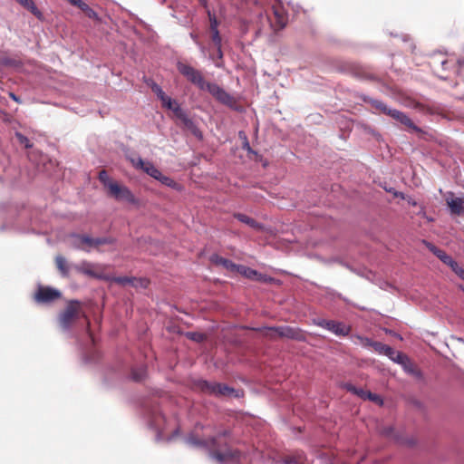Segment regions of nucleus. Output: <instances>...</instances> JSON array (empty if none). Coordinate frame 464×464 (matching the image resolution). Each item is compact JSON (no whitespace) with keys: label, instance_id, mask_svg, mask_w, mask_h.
I'll list each match as a JSON object with an SVG mask.
<instances>
[{"label":"nucleus","instance_id":"1","mask_svg":"<svg viewBox=\"0 0 464 464\" xmlns=\"http://www.w3.org/2000/svg\"><path fill=\"white\" fill-rule=\"evenodd\" d=\"M228 434V430H223L217 436L206 440L198 439L194 433H190L185 438V443L190 447L207 449L211 459L219 464H227L238 461L241 459V453L238 450H231L227 447L226 441H221V439Z\"/></svg>","mask_w":464,"mask_h":464},{"label":"nucleus","instance_id":"2","mask_svg":"<svg viewBox=\"0 0 464 464\" xmlns=\"http://www.w3.org/2000/svg\"><path fill=\"white\" fill-rule=\"evenodd\" d=\"M177 69L188 82L196 85L200 91H206L210 83L205 81L202 73L198 70L188 64L179 62L177 63Z\"/></svg>","mask_w":464,"mask_h":464},{"label":"nucleus","instance_id":"3","mask_svg":"<svg viewBox=\"0 0 464 464\" xmlns=\"http://www.w3.org/2000/svg\"><path fill=\"white\" fill-rule=\"evenodd\" d=\"M199 388L206 393L216 396L239 397V392L222 383L211 382L202 380L198 382Z\"/></svg>","mask_w":464,"mask_h":464},{"label":"nucleus","instance_id":"4","mask_svg":"<svg viewBox=\"0 0 464 464\" xmlns=\"http://www.w3.org/2000/svg\"><path fill=\"white\" fill-rule=\"evenodd\" d=\"M314 324L319 327H322L336 336H347L351 332V327L343 322L334 320H326L323 318H317L314 320Z\"/></svg>","mask_w":464,"mask_h":464},{"label":"nucleus","instance_id":"5","mask_svg":"<svg viewBox=\"0 0 464 464\" xmlns=\"http://www.w3.org/2000/svg\"><path fill=\"white\" fill-rule=\"evenodd\" d=\"M145 418L148 425L157 431L156 440H161L162 424L165 422V417L162 415L159 407L154 406L145 411Z\"/></svg>","mask_w":464,"mask_h":464},{"label":"nucleus","instance_id":"6","mask_svg":"<svg viewBox=\"0 0 464 464\" xmlns=\"http://www.w3.org/2000/svg\"><path fill=\"white\" fill-rule=\"evenodd\" d=\"M128 160L137 169H141L146 174L158 180L161 177V171L150 161H144L139 155L128 156Z\"/></svg>","mask_w":464,"mask_h":464},{"label":"nucleus","instance_id":"7","mask_svg":"<svg viewBox=\"0 0 464 464\" xmlns=\"http://www.w3.org/2000/svg\"><path fill=\"white\" fill-rule=\"evenodd\" d=\"M78 304L79 303L77 301H71L65 307L64 311L60 314V326L64 332H68L70 330L73 320L78 315Z\"/></svg>","mask_w":464,"mask_h":464},{"label":"nucleus","instance_id":"8","mask_svg":"<svg viewBox=\"0 0 464 464\" xmlns=\"http://www.w3.org/2000/svg\"><path fill=\"white\" fill-rule=\"evenodd\" d=\"M62 293L51 286L39 285L37 291L34 293V301L38 304H47L59 299Z\"/></svg>","mask_w":464,"mask_h":464},{"label":"nucleus","instance_id":"9","mask_svg":"<svg viewBox=\"0 0 464 464\" xmlns=\"http://www.w3.org/2000/svg\"><path fill=\"white\" fill-rule=\"evenodd\" d=\"M206 91L220 103L234 108L236 104L234 97L217 83L210 82Z\"/></svg>","mask_w":464,"mask_h":464},{"label":"nucleus","instance_id":"10","mask_svg":"<svg viewBox=\"0 0 464 464\" xmlns=\"http://www.w3.org/2000/svg\"><path fill=\"white\" fill-rule=\"evenodd\" d=\"M111 195L117 200H123L129 203H135L136 198L132 192L125 186H121L117 182L111 185L109 189Z\"/></svg>","mask_w":464,"mask_h":464},{"label":"nucleus","instance_id":"11","mask_svg":"<svg viewBox=\"0 0 464 464\" xmlns=\"http://www.w3.org/2000/svg\"><path fill=\"white\" fill-rule=\"evenodd\" d=\"M277 1L278 5L272 6L273 14L275 16V23H271V26L275 31H279L285 28L288 21L287 14L285 13L284 7L281 5L280 0Z\"/></svg>","mask_w":464,"mask_h":464},{"label":"nucleus","instance_id":"12","mask_svg":"<svg viewBox=\"0 0 464 464\" xmlns=\"http://www.w3.org/2000/svg\"><path fill=\"white\" fill-rule=\"evenodd\" d=\"M388 115L392 119L398 121L401 124L407 126L415 132L421 131V130L418 126H416L413 123V121L402 111L393 109L392 111H388Z\"/></svg>","mask_w":464,"mask_h":464},{"label":"nucleus","instance_id":"13","mask_svg":"<svg viewBox=\"0 0 464 464\" xmlns=\"http://www.w3.org/2000/svg\"><path fill=\"white\" fill-rule=\"evenodd\" d=\"M446 202L450 209L451 214L460 216L464 214V198H453V193L446 198Z\"/></svg>","mask_w":464,"mask_h":464},{"label":"nucleus","instance_id":"14","mask_svg":"<svg viewBox=\"0 0 464 464\" xmlns=\"http://www.w3.org/2000/svg\"><path fill=\"white\" fill-rule=\"evenodd\" d=\"M392 362L402 365L407 370V364L410 363L408 356L401 352L393 350L391 346H388L384 354Z\"/></svg>","mask_w":464,"mask_h":464},{"label":"nucleus","instance_id":"15","mask_svg":"<svg viewBox=\"0 0 464 464\" xmlns=\"http://www.w3.org/2000/svg\"><path fill=\"white\" fill-rule=\"evenodd\" d=\"M270 330L275 331L279 336L286 337L288 339L300 340L301 334L297 329L290 326H278L272 327Z\"/></svg>","mask_w":464,"mask_h":464},{"label":"nucleus","instance_id":"16","mask_svg":"<svg viewBox=\"0 0 464 464\" xmlns=\"http://www.w3.org/2000/svg\"><path fill=\"white\" fill-rule=\"evenodd\" d=\"M209 259L213 264L222 266L223 267H225L226 269H227L229 271H237V269L238 265L233 263L231 260L224 258L217 254H213Z\"/></svg>","mask_w":464,"mask_h":464},{"label":"nucleus","instance_id":"17","mask_svg":"<svg viewBox=\"0 0 464 464\" xmlns=\"http://www.w3.org/2000/svg\"><path fill=\"white\" fill-rule=\"evenodd\" d=\"M152 91L156 93L157 97L161 101L162 105L166 108H172L173 101L169 96L166 95L162 88L153 82L151 85Z\"/></svg>","mask_w":464,"mask_h":464},{"label":"nucleus","instance_id":"18","mask_svg":"<svg viewBox=\"0 0 464 464\" xmlns=\"http://www.w3.org/2000/svg\"><path fill=\"white\" fill-rule=\"evenodd\" d=\"M425 245L444 264L449 266L450 263H452L453 258L450 256H449L445 251L438 248L437 246L429 242H425Z\"/></svg>","mask_w":464,"mask_h":464},{"label":"nucleus","instance_id":"19","mask_svg":"<svg viewBox=\"0 0 464 464\" xmlns=\"http://www.w3.org/2000/svg\"><path fill=\"white\" fill-rule=\"evenodd\" d=\"M55 263L58 270L60 271L63 276H68L71 268H73L74 266L72 264H68L67 260L62 256H57L55 257Z\"/></svg>","mask_w":464,"mask_h":464},{"label":"nucleus","instance_id":"20","mask_svg":"<svg viewBox=\"0 0 464 464\" xmlns=\"http://www.w3.org/2000/svg\"><path fill=\"white\" fill-rule=\"evenodd\" d=\"M237 271L250 279L260 280L261 278V275L258 274L256 270L246 267L245 266L238 265Z\"/></svg>","mask_w":464,"mask_h":464},{"label":"nucleus","instance_id":"21","mask_svg":"<svg viewBox=\"0 0 464 464\" xmlns=\"http://www.w3.org/2000/svg\"><path fill=\"white\" fill-rule=\"evenodd\" d=\"M235 218L237 220H239L240 222L246 224L247 226H249L252 228L258 229L261 227V226L259 225L258 222H256L254 218H252L245 214L237 213L235 215Z\"/></svg>","mask_w":464,"mask_h":464},{"label":"nucleus","instance_id":"22","mask_svg":"<svg viewBox=\"0 0 464 464\" xmlns=\"http://www.w3.org/2000/svg\"><path fill=\"white\" fill-rule=\"evenodd\" d=\"M85 235H79V234H72L70 237V244L72 247L88 251V249L83 246V240L82 237H84Z\"/></svg>","mask_w":464,"mask_h":464},{"label":"nucleus","instance_id":"23","mask_svg":"<svg viewBox=\"0 0 464 464\" xmlns=\"http://www.w3.org/2000/svg\"><path fill=\"white\" fill-rule=\"evenodd\" d=\"M351 339L353 342V343L361 344L362 346H363L365 348L372 347V344H373V342H374V341H372V339H370L368 337H364V336H362V335H359V334L352 335Z\"/></svg>","mask_w":464,"mask_h":464},{"label":"nucleus","instance_id":"24","mask_svg":"<svg viewBox=\"0 0 464 464\" xmlns=\"http://www.w3.org/2000/svg\"><path fill=\"white\" fill-rule=\"evenodd\" d=\"M16 2L23 5L24 8L28 9L32 14H34L37 17L41 15V12L39 11V9L37 8L33 0H16Z\"/></svg>","mask_w":464,"mask_h":464},{"label":"nucleus","instance_id":"25","mask_svg":"<svg viewBox=\"0 0 464 464\" xmlns=\"http://www.w3.org/2000/svg\"><path fill=\"white\" fill-rule=\"evenodd\" d=\"M431 64L435 70H438V66H441L443 70L448 69L449 61L443 58L441 55H435L432 58Z\"/></svg>","mask_w":464,"mask_h":464},{"label":"nucleus","instance_id":"26","mask_svg":"<svg viewBox=\"0 0 464 464\" xmlns=\"http://www.w3.org/2000/svg\"><path fill=\"white\" fill-rule=\"evenodd\" d=\"M168 109L171 110L175 116L181 121H183L188 117L187 113L181 109L180 105L175 100L173 101L172 108Z\"/></svg>","mask_w":464,"mask_h":464},{"label":"nucleus","instance_id":"27","mask_svg":"<svg viewBox=\"0 0 464 464\" xmlns=\"http://www.w3.org/2000/svg\"><path fill=\"white\" fill-rule=\"evenodd\" d=\"M91 267L92 264L87 261H82V263L73 266V269L85 275H92Z\"/></svg>","mask_w":464,"mask_h":464},{"label":"nucleus","instance_id":"28","mask_svg":"<svg viewBox=\"0 0 464 464\" xmlns=\"http://www.w3.org/2000/svg\"><path fill=\"white\" fill-rule=\"evenodd\" d=\"M99 179L100 181L109 189L111 188V184H115L116 182L113 181L108 175L106 170H101L99 172Z\"/></svg>","mask_w":464,"mask_h":464},{"label":"nucleus","instance_id":"29","mask_svg":"<svg viewBox=\"0 0 464 464\" xmlns=\"http://www.w3.org/2000/svg\"><path fill=\"white\" fill-rule=\"evenodd\" d=\"M371 103L372 104V106L375 109L381 111L382 112H383L386 115H388V111L393 110L392 108H389L385 103H383L382 102L378 101V100H371Z\"/></svg>","mask_w":464,"mask_h":464},{"label":"nucleus","instance_id":"30","mask_svg":"<svg viewBox=\"0 0 464 464\" xmlns=\"http://www.w3.org/2000/svg\"><path fill=\"white\" fill-rule=\"evenodd\" d=\"M158 180L167 186V187H169V188H178V183L173 180L171 178L168 177V176H164L162 173H161V177H159Z\"/></svg>","mask_w":464,"mask_h":464},{"label":"nucleus","instance_id":"31","mask_svg":"<svg viewBox=\"0 0 464 464\" xmlns=\"http://www.w3.org/2000/svg\"><path fill=\"white\" fill-rule=\"evenodd\" d=\"M207 13H208V16L209 23H210V31L211 32L218 31V22L216 15L214 14H212L209 9H207Z\"/></svg>","mask_w":464,"mask_h":464},{"label":"nucleus","instance_id":"32","mask_svg":"<svg viewBox=\"0 0 464 464\" xmlns=\"http://www.w3.org/2000/svg\"><path fill=\"white\" fill-rule=\"evenodd\" d=\"M452 271L462 280H464V269L453 259L452 263L449 265Z\"/></svg>","mask_w":464,"mask_h":464},{"label":"nucleus","instance_id":"33","mask_svg":"<svg viewBox=\"0 0 464 464\" xmlns=\"http://www.w3.org/2000/svg\"><path fill=\"white\" fill-rule=\"evenodd\" d=\"M187 337L190 340H193L197 343H201L205 340V334L198 332H188L187 333Z\"/></svg>","mask_w":464,"mask_h":464},{"label":"nucleus","instance_id":"34","mask_svg":"<svg viewBox=\"0 0 464 464\" xmlns=\"http://www.w3.org/2000/svg\"><path fill=\"white\" fill-rule=\"evenodd\" d=\"M389 345L387 344H384L381 342H373V344H372V348L374 349L375 352H377L379 354H385L386 353V349L388 348Z\"/></svg>","mask_w":464,"mask_h":464},{"label":"nucleus","instance_id":"35","mask_svg":"<svg viewBox=\"0 0 464 464\" xmlns=\"http://www.w3.org/2000/svg\"><path fill=\"white\" fill-rule=\"evenodd\" d=\"M146 374V371L143 368H140L139 370H133L131 373V377L136 382H140Z\"/></svg>","mask_w":464,"mask_h":464},{"label":"nucleus","instance_id":"36","mask_svg":"<svg viewBox=\"0 0 464 464\" xmlns=\"http://www.w3.org/2000/svg\"><path fill=\"white\" fill-rule=\"evenodd\" d=\"M82 240H83V242H84L83 246H85V248L88 249L87 252H89L91 248L95 247V242H94L93 237H91L88 235H85Z\"/></svg>","mask_w":464,"mask_h":464},{"label":"nucleus","instance_id":"37","mask_svg":"<svg viewBox=\"0 0 464 464\" xmlns=\"http://www.w3.org/2000/svg\"><path fill=\"white\" fill-rule=\"evenodd\" d=\"M366 399L371 401H373L375 403H378L380 405H382L383 403V401L382 399L381 398V396H379L378 394L376 393H372L371 392H368L367 394H366Z\"/></svg>","mask_w":464,"mask_h":464},{"label":"nucleus","instance_id":"38","mask_svg":"<svg viewBox=\"0 0 464 464\" xmlns=\"http://www.w3.org/2000/svg\"><path fill=\"white\" fill-rule=\"evenodd\" d=\"M94 242H95V247H97L101 245L111 244L113 242V240L111 237H95Z\"/></svg>","mask_w":464,"mask_h":464},{"label":"nucleus","instance_id":"39","mask_svg":"<svg viewBox=\"0 0 464 464\" xmlns=\"http://www.w3.org/2000/svg\"><path fill=\"white\" fill-rule=\"evenodd\" d=\"M16 137L19 140V142L23 145H24L25 148H31L33 144L30 142L29 139L25 137L24 135L17 132Z\"/></svg>","mask_w":464,"mask_h":464},{"label":"nucleus","instance_id":"40","mask_svg":"<svg viewBox=\"0 0 464 464\" xmlns=\"http://www.w3.org/2000/svg\"><path fill=\"white\" fill-rule=\"evenodd\" d=\"M134 278L127 277V276H120L116 277L114 281L120 285H126L133 283Z\"/></svg>","mask_w":464,"mask_h":464},{"label":"nucleus","instance_id":"41","mask_svg":"<svg viewBox=\"0 0 464 464\" xmlns=\"http://www.w3.org/2000/svg\"><path fill=\"white\" fill-rule=\"evenodd\" d=\"M212 33V41L217 48L221 46V37L219 34V31L211 32Z\"/></svg>","mask_w":464,"mask_h":464},{"label":"nucleus","instance_id":"42","mask_svg":"<svg viewBox=\"0 0 464 464\" xmlns=\"http://www.w3.org/2000/svg\"><path fill=\"white\" fill-rule=\"evenodd\" d=\"M184 126L190 131H192L195 128H197V125L194 123V121L188 118V116L182 121Z\"/></svg>","mask_w":464,"mask_h":464},{"label":"nucleus","instance_id":"43","mask_svg":"<svg viewBox=\"0 0 464 464\" xmlns=\"http://www.w3.org/2000/svg\"><path fill=\"white\" fill-rule=\"evenodd\" d=\"M84 13L91 19H94V20L99 19L98 14L91 7H89Z\"/></svg>","mask_w":464,"mask_h":464},{"label":"nucleus","instance_id":"44","mask_svg":"<svg viewBox=\"0 0 464 464\" xmlns=\"http://www.w3.org/2000/svg\"><path fill=\"white\" fill-rule=\"evenodd\" d=\"M367 392H368L367 391H364V390H362L361 388H356V392H355L354 394L358 395L362 399L366 400Z\"/></svg>","mask_w":464,"mask_h":464},{"label":"nucleus","instance_id":"45","mask_svg":"<svg viewBox=\"0 0 464 464\" xmlns=\"http://www.w3.org/2000/svg\"><path fill=\"white\" fill-rule=\"evenodd\" d=\"M242 135L244 136V139H245V142L243 144V149L246 150L247 151H251V148H250L249 142L247 141L246 135L244 134V132L240 131L239 136L241 137Z\"/></svg>","mask_w":464,"mask_h":464},{"label":"nucleus","instance_id":"46","mask_svg":"<svg viewBox=\"0 0 464 464\" xmlns=\"http://www.w3.org/2000/svg\"><path fill=\"white\" fill-rule=\"evenodd\" d=\"M344 388H345L347 391H349V392H351L352 393H353V394H354V393H355V392H356V388H357V387H355V386H354V385H353L352 383H345V384H344Z\"/></svg>","mask_w":464,"mask_h":464},{"label":"nucleus","instance_id":"47","mask_svg":"<svg viewBox=\"0 0 464 464\" xmlns=\"http://www.w3.org/2000/svg\"><path fill=\"white\" fill-rule=\"evenodd\" d=\"M191 133L197 137L198 139H202V132L200 131V130L197 127L195 128Z\"/></svg>","mask_w":464,"mask_h":464},{"label":"nucleus","instance_id":"48","mask_svg":"<svg viewBox=\"0 0 464 464\" xmlns=\"http://www.w3.org/2000/svg\"><path fill=\"white\" fill-rule=\"evenodd\" d=\"M191 133L197 137L198 139H202V132L200 131V130L197 127L195 128Z\"/></svg>","mask_w":464,"mask_h":464},{"label":"nucleus","instance_id":"49","mask_svg":"<svg viewBox=\"0 0 464 464\" xmlns=\"http://www.w3.org/2000/svg\"><path fill=\"white\" fill-rule=\"evenodd\" d=\"M77 7L80 8L82 11L85 12L90 6L83 1H81L80 5H77Z\"/></svg>","mask_w":464,"mask_h":464},{"label":"nucleus","instance_id":"50","mask_svg":"<svg viewBox=\"0 0 464 464\" xmlns=\"http://www.w3.org/2000/svg\"><path fill=\"white\" fill-rule=\"evenodd\" d=\"M9 97H10L13 101L16 102L17 103H21V102H21V99H20L17 95H15L14 92H10V93H9Z\"/></svg>","mask_w":464,"mask_h":464},{"label":"nucleus","instance_id":"51","mask_svg":"<svg viewBox=\"0 0 464 464\" xmlns=\"http://www.w3.org/2000/svg\"><path fill=\"white\" fill-rule=\"evenodd\" d=\"M285 464H301V460L300 459H290L288 460L285 461Z\"/></svg>","mask_w":464,"mask_h":464},{"label":"nucleus","instance_id":"52","mask_svg":"<svg viewBox=\"0 0 464 464\" xmlns=\"http://www.w3.org/2000/svg\"><path fill=\"white\" fill-rule=\"evenodd\" d=\"M68 1L70 2L71 5L77 6L80 5L82 0H68Z\"/></svg>","mask_w":464,"mask_h":464},{"label":"nucleus","instance_id":"53","mask_svg":"<svg viewBox=\"0 0 464 464\" xmlns=\"http://www.w3.org/2000/svg\"><path fill=\"white\" fill-rule=\"evenodd\" d=\"M458 63H459V69L464 70V58L459 59L458 61Z\"/></svg>","mask_w":464,"mask_h":464},{"label":"nucleus","instance_id":"54","mask_svg":"<svg viewBox=\"0 0 464 464\" xmlns=\"http://www.w3.org/2000/svg\"><path fill=\"white\" fill-rule=\"evenodd\" d=\"M394 195H395L396 197L401 198H404V195H403V193H401V192H394Z\"/></svg>","mask_w":464,"mask_h":464},{"label":"nucleus","instance_id":"55","mask_svg":"<svg viewBox=\"0 0 464 464\" xmlns=\"http://www.w3.org/2000/svg\"><path fill=\"white\" fill-rule=\"evenodd\" d=\"M200 3H201V5H202L205 8H208V1H207V0H200Z\"/></svg>","mask_w":464,"mask_h":464},{"label":"nucleus","instance_id":"56","mask_svg":"<svg viewBox=\"0 0 464 464\" xmlns=\"http://www.w3.org/2000/svg\"><path fill=\"white\" fill-rule=\"evenodd\" d=\"M218 49V55L219 58H222L223 56V53H222V51H221V46L219 48H217Z\"/></svg>","mask_w":464,"mask_h":464},{"label":"nucleus","instance_id":"57","mask_svg":"<svg viewBox=\"0 0 464 464\" xmlns=\"http://www.w3.org/2000/svg\"><path fill=\"white\" fill-rule=\"evenodd\" d=\"M408 202L412 205V206H416L417 205V202L415 200H413L412 198H409Z\"/></svg>","mask_w":464,"mask_h":464},{"label":"nucleus","instance_id":"58","mask_svg":"<svg viewBox=\"0 0 464 464\" xmlns=\"http://www.w3.org/2000/svg\"><path fill=\"white\" fill-rule=\"evenodd\" d=\"M178 433H179V430H175L172 436L170 438H169V440H171L172 437L176 436Z\"/></svg>","mask_w":464,"mask_h":464},{"label":"nucleus","instance_id":"59","mask_svg":"<svg viewBox=\"0 0 464 464\" xmlns=\"http://www.w3.org/2000/svg\"><path fill=\"white\" fill-rule=\"evenodd\" d=\"M458 342L464 343V337H459L457 338Z\"/></svg>","mask_w":464,"mask_h":464},{"label":"nucleus","instance_id":"60","mask_svg":"<svg viewBox=\"0 0 464 464\" xmlns=\"http://www.w3.org/2000/svg\"><path fill=\"white\" fill-rule=\"evenodd\" d=\"M190 35H191V37L196 41L197 36H196L195 34H191Z\"/></svg>","mask_w":464,"mask_h":464},{"label":"nucleus","instance_id":"61","mask_svg":"<svg viewBox=\"0 0 464 464\" xmlns=\"http://www.w3.org/2000/svg\"><path fill=\"white\" fill-rule=\"evenodd\" d=\"M439 76H440V78H442V79H446V78H447V76H445V75H439Z\"/></svg>","mask_w":464,"mask_h":464},{"label":"nucleus","instance_id":"62","mask_svg":"<svg viewBox=\"0 0 464 464\" xmlns=\"http://www.w3.org/2000/svg\"><path fill=\"white\" fill-rule=\"evenodd\" d=\"M196 428H200V429H202V428H203V426H201V425L198 424V425H196Z\"/></svg>","mask_w":464,"mask_h":464},{"label":"nucleus","instance_id":"63","mask_svg":"<svg viewBox=\"0 0 464 464\" xmlns=\"http://www.w3.org/2000/svg\"><path fill=\"white\" fill-rule=\"evenodd\" d=\"M459 287L464 292V286L460 285Z\"/></svg>","mask_w":464,"mask_h":464}]
</instances>
